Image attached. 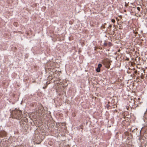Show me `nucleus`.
<instances>
[{"label": "nucleus", "instance_id": "nucleus-1", "mask_svg": "<svg viewBox=\"0 0 147 147\" xmlns=\"http://www.w3.org/2000/svg\"><path fill=\"white\" fill-rule=\"evenodd\" d=\"M12 114L13 117L16 119H20L22 117V111L17 109L13 111Z\"/></svg>", "mask_w": 147, "mask_h": 147}, {"label": "nucleus", "instance_id": "nucleus-2", "mask_svg": "<svg viewBox=\"0 0 147 147\" xmlns=\"http://www.w3.org/2000/svg\"><path fill=\"white\" fill-rule=\"evenodd\" d=\"M44 108L42 105H40L39 107L38 112L42 114L43 112Z\"/></svg>", "mask_w": 147, "mask_h": 147}, {"label": "nucleus", "instance_id": "nucleus-3", "mask_svg": "<svg viewBox=\"0 0 147 147\" xmlns=\"http://www.w3.org/2000/svg\"><path fill=\"white\" fill-rule=\"evenodd\" d=\"M100 71V68H99V67H97L96 69V71L97 72H99Z\"/></svg>", "mask_w": 147, "mask_h": 147}, {"label": "nucleus", "instance_id": "nucleus-4", "mask_svg": "<svg viewBox=\"0 0 147 147\" xmlns=\"http://www.w3.org/2000/svg\"><path fill=\"white\" fill-rule=\"evenodd\" d=\"M102 65L101 64H100V63H99L98 65V67H99V68H100L102 67Z\"/></svg>", "mask_w": 147, "mask_h": 147}, {"label": "nucleus", "instance_id": "nucleus-5", "mask_svg": "<svg viewBox=\"0 0 147 147\" xmlns=\"http://www.w3.org/2000/svg\"><path fill=\"white\" fill-rule=\"evenodd\" d=\"M104 45L105 46H107V43L106 42H104Z\"/></svg>", "mask_w": 147, "mask_h": 147}, {"label": "nucleus", "instance_id": "nucleus-6", "mask_svg": "<svg viewBox=\"0 0 147 147\" xmlns=\"http://www.w3.org/2000/svg\"><path fill=\"white\" fill-rule=\"evenodd\" d=\"M108 45L109 46H111V43L110 42H109L108 43Z\"/></svg>", "mask_w": 147, "mask_h": 147}, {"label": "nucleus", "instance_id": "nucleus-7", "mask_svg": "<svg viewBox=\"0 0 147 147\" xmlns=\"http://www.w3.org/2000/svg\"><path fill=\"white\" fill-rule=\"evenodd\" d=\"M111 22L113 23H114L115 22V20L114 19H112L111 20Z\"/></svg>", "mask_w": 147, "mask_h": 147}, {"label": "nucleus", "instance_id": "nucleus-8", "mask_svg": "<svg viewBox=\"0 0 147 147\" xmlns=\"http://www.w3.org/2000/svg\"><path fill=\"white\" fill-rule=\"evenodd\" d=\"M137 9L139 10V11H140V8L139 7H137Z\"/></svg>", "mask_w": 147, "mask_h": 147}, {"label": "nucleus", "instance_id": "nucleus-9", "mask_svg": "<svg viewBox=\"0 0 147 147\" xmlns=\"http://www.w3.org/2000/svg\"><path fill=\"white\" fill-rule=\"evenodd\" d=\"M16 147H23V146H22V145H20V146H17Z\"/></svg>", "mask_w": 147, "mask_h": 147}, {"label": "nucleus", "instance_id": "nucleus-10", "mask_svg": "<svg viewBox=\"0 0 147 147\" xmlns=\"http://www.w3.org/2000/svg\"><path fill=\"white\" fill-rule=\"evenodd\" d=\"M111 25H110L109 26V27H111Z\"/></svg>", "mask_w": 147, "mask_h": 147}, {"label": "nucleus", "instance_id": "nucleus-11", "mask_svg": "<svg viewBox=\"0 0 147 147\" xmlns=\"http://www.w3.org/2000/svg\"><path fill=\"white\" fill-rule=\"evenodd\" d=\"M147 109H146V111H147Z\"/></svg>", "mask_w": 147, "mask_h": 147}]
</instances>
